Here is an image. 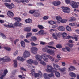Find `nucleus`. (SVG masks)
Here are the masks:
<instances>
[{
  "instance_id": "nucleus-1",
  "label": "nucleus",
  "mask_w": 79,
  "mask_h": 79,
  "mask_svg": "<svg viewBox=\"0 0 79 79\" xmlns=\"http://www.w3.org/2000/svg\"><path fill=\"white\" fill-rule=\"evenodd\" d=\"M49 56V55H47L46 54H42L41 56L39 55H36L35 58L38 61H41L42 60V58L43 59V58H45V57L48 58Z\"/></svg>"
},
{
  "instance_id": "nucleus-2",
  "label": "nucleus",
  "mask_w": 79,
  "mask_h": 79,
  "mask_svg": "<svg viewBox=\"0 0 79 79\" xmlns=\"http://www.w3.org/2000/svg\"><path fill=\"white\" fill-rule=\"evenodd\" d=\"M47 68L46 71L47 73H54L55 72V71L53 70V68L52 66L48 65H47Z\"/></svg>"
},
{
  "instance_id": "nucleus-3",
  "label": "nucleus",
  "mask_w": 79,
  "mask_h": 79,
  "mask_svg": "<svg viewBox=\"0 0 79 79\" xmlns=\"http://www.w3.org/2000/svg\"><path fill=\"white\" fill-rule=\"evenodd\" d=\"M70 5L73 8H77L78 7V5L77 2L72 1L70 2Z\"/></svg>"
},
{
  "instance_id": "nucleus-4",
  "label": "nucleus",
  "mask_w": 79,
  "mask_h": 79,
  "mask_svg": "<svg viewBox=\"0 0 79 79\" xmlns=\"http://www.w3.org/2000/svg\"><path fill=\"white\" fill-rule=\"evenodd\" d=\"M4 5L9 9H12L14 7V4L13 3L10 4L8 3H5Z\"/></svg>"
},
{
  "instance_id": "nucleus-5",
  "label": "nucleus",
  "mask_w": 79,
  "mask_h": 79,
  "mask_svg": "<svg viewBox=\"0 0 79 79\" xmlns=\"http://www.w3.org/2000/svg\"><path fill=\"white\" fill-rule=\"evenodd\" d=\"M31 73H30V74H31L32 76H35V77H37L39 76V75L38 73H35V69H33L31 71Z\"/></svg>"
},
{
  "instance_id": "nucleus-6",
  "label": "nucleus",
  "mask_w": 79,
  "mask_h": 79,
  "mask_svg": "<svg viewBox=\"0 0 79 79\" xmlns=\"http://www.w3.org/2000/svg\"><path fill=\"white\" fill-rule=\"evenodd\" d=\"M62 8L64 13H69V8L67 7H62Z\"/></svg>"
},
{
  "instance_id": "nucleus-7",
  "label": "nucleus",
  "mask_w": 79,
  "mask_h": 79,
  "mask_svg": "<svg viewBox=\"0 0 79 79\" xmlns=\"http://www.w3.org/2000/svg\"><path fill=\"white\" fill-rule=\"evenodd\" d=\"M30 56V53L27 51H25L23 53V57L24 58H27Z\"/></svg>"
},
{
  "instance_id": "nucleus-8",
  "label": "nucleus",
  "mask_w": 79,
  "mask_h": 79,
  "mask_svg": "<svg viewBox=\"0 0 79 79\" xmlns=\"http://www.w3.org/2000/svg\"><path fill=\"white\" fill-rule=\"evenodd\" d=\"M47 33H44V31L43 30H41L38 33H35L36 35H43L44 34H46Z\"/></svg>"
},
{
  "instance_id": "nucleus-9",
  "label": "nucleus",
  "mask_w": 79,
  "mask_h": 79,
  "mask_svg": "<svg viewBox=\"0 0 79 79\" xmlns=\"http://www.w3.org/2000/svg\"><path fill=\"white\" fill-rule=\"evenodd\" d=\"M47 53H49L51 55H52V56H54L55 55V51L52 50H51L49 49L47 51Z\"/></svg>"
},
{
  "instance_id": "nucleus-10",
  "label": "nucleus",
  "mask_w": 79,
  "mask_h": 79,
  "mask_svg": "<svg viewBox=\"0 0 79 79\" xmlns=\"http://www.w3.org/2000/svg\"><path fill=\"white\" fill-rule=\"evenodd\" d=\"M52 4L54 6H58L61 4V2L59 1H54L52 2Z\"/></svg>"
},
{
  "instance_id": "nucleus-11",
  "label": "nucleus",
  "mask_w": 79,
  "mask_h": 79,
  "mask_svg": "<svg viewBox=\"0 0 79 79\" xmlns=\"http://www.w3.org/2000/svg\"><path fill=\"white\" fill-rule=\"evenodd\" d=\"M2 59L3 61H11L10 58L7 56H6L3 58H2Z\"/></svg>"
},
{
  "instance_id": "nucleus-12",
  "label": "nucleus",
  "mask_w": 79,
  "mask_h": 79,
  "mask_svg": "<svg viewBox=\"0 0 79 79\" xmlns=\"http://www.w3.org/2000/svg\"><path fill=\"white\" fill-rule=\"evenodd\" d=\"M57 29L60 31H65V28L64 27L62 26H59L57 28Z\"/></svg>"
},
{
  "instance_id": "nucleus-13",
  "label": "nucleus",
  "mask_w": 79,
  "mask_h": 79,
  "mask_svg": "<svg viewBox=\"0 0 79 79\" xmlns=\"http://www.w3.org/2000/svg\"><path fill=\"white\" fill-rule=\"evenodd\" d=\"M8 73V70H7L6 69L4 71V75H2L0 77V79H3V78L5 77V76H6V75Z\"/></svg>"
},
{
  "instance_id": "nucleus-14",
  "label": "nucleus",
  "mask_w": 79,
  "mask_h": 79,
  "mask_svg": "<svg viewBox=\"0 0 79 79\" xmlns=\"http://www.w3.org/2000/svg\"><path fill=\"white\" fill-rule=\"evenodd\" d=\"M56 19L58 23H60L62 21V18L60 16L56 17Z\"/></svg>"
},
{
  "instance_id": "nucleus-15",
  "label": "nucleus",
  "mask_w": 79,
  "mask_h": 79,
  "mask_svg": "<svg viewBox=\"0 0 79 79\" xmlns=\"http://www.w3.org/2000/svg\"><path fill=\"white\" fill-rule=\"evenodd\" d=\"M24 30L26 32H29L31 30V27H27L25 28Z\"/></svg>"
},
{
  "instance_id": "nucleus-16",
  "label": "nucleus",
  "mask_w": 79,
  "mask_h": 79,
  "mask_svg": "<svg viewBox=\"0 0 79 79\" xmlns=\"http://www.w3.org/2000/svg\"><path fill=\"white\" fill-rule=\"evenodd\" d=\"M25 22L27 23L31 24V23H32V21L30 19H28L25 20Z\"/></svg>"
},
{
  "instance_id": "nucleus-17",
  "label": "nucleus",
  "mask_w": 79,
  "mask_h": 79,
  "mask_svg": "<svg viewBox=\"0 0 79 79\" xmlns=\"http://www.w3.org/2000/svg\"><path fill=\"white\" fill-rule=\"evenodd\" d=\"M69 75L71 77H76V75L73 72H71L69 73Z\"/></svg>"
},
{
  "instance_id": "nucleus-18",
  "label": "nucleus",
  "mask_w": 79,
  "mask_h": 79,
  "mask_svg": "<svg viewBox=\"0 0 79 79\" xmlns=\"http://www.w3.org/2000/svg\"><path fill=\"white\" fill-rule=\"evenodd\" d=\"M52 37H53L54 39H55L57 40V39H58V34L57 33H53L52 34Z\"/></svg>"
},
{
  "instance_id": "nucleus-19",
  "label": "nucleus",
  "mask_w": 79,
  "mask_h": 79,
  "mask_svg": "<svg viewBox=\"0 0 79 79\" xmlns=\"http://www.w3.org/2000/svg\"><path fill=\"white\" fill-rule=\"evenodd\" d=\"M7 15L8 16H9V17H10V16H13L14 15L13 13L10 11H8V12Z\"/></svg>"
},
{
  "instance_id": "nucleus-20",
  "label": "nucleus",
  "mask_w": 79,
  "mask_h": 79,
  "mask_svg": "<svg viewBox=\"0 0 79 79\" xmlns=\"http://www.w3.org/2000/svg\"><path fill=\"white\" fill-rule=\"evenodd\" d=\"M14 25L15 26H19L20 27L22 26V23H20V22H15L14 23Z\"/></svg>"
},
{
  "instance_id": "nucleus-21",
  "label": "nucleus",
  "mask_w": 79,
  "mask_h": 79,
  "mask_svg": "<svg viewBox=\"0 0 79 79\" xmlns=\"http://www.w3.org/2000/svg\"><path fill=\"white\" fill-rule=\"evenodd\" d=\"M75 70V68L73 66H71L68 69V71H72Z\"/></svg>"
},
{
  "instance_id": "nucleus-22",
  "label": "nucleus",
  "mask_w": 79,
  "mask_h": 79,
  "mask_svg": "<svg viewBox=\"0 0 79 79\" xmlns=\"http://www.w3.org/2000/svg\"><path fill=\"white\" fill-rule=\"evenodd\" d=\"M27 62L29 64H32V63H34V60L32 59H30L27 60Z\"/></svg>"
},
{
  "instance_id": "nucleus-23",
  "label": "nucleus",
  "mask_w": 79,
  "mask_h": 79,
  "mask_svg": "<svg viewBox=\"0 0 79 79\" xmlns=\"http://www.w3.org/2000/svg\"><path fill=\"white\" fill-rule=\"evenodd\" d=\"M17 60L20 61H24V59L23 58V57H17Z\"/></svg>"
},
{
  "instance_id": "nucleus-24",
  "label": "nucleus",
  "mask_w": 79,
  "mask_h": 79,
  "mask_svg": "<svg viewBox=\"0 0 79 79\" xmlns=\"http://www.w3.org/2000/svg\"><path fill=\"white\" fill-rule=\"evenodd\" d=\"M40 15L38 12H35L34 14L33 15L35 17H39L40 16Z\"/></svg>"
},
{
  "instance_id": "nucleus-25",
  "label": "nucleus",
  "mask_w": 79,
  "mask_h": 79,
  "mask_svg": "<svg viewBox=\"0 0 79 79\" xmlns=\"http://www.w3.org/2000/svg\"><path fill=\"white\" fill-rule=\"evenodd\" d=\"M14 19L17 22H20V21H21V19L19 17L14 18Z\"/></svg>"
},
{
  "instance_id": "nucleus-26",
  "label": "nucleus",
  "mask_w": 79,
  "mask_h": 79,
  "mask_svg": "<svg viewBox=\"0 0 79 79\" xmlns=\"http://www.w3.org/2000/svg\"><path fill=\"white\" fill-rule=\"evenodd\" d=\"M32 33H28L27 34L26 38V39H28L29 37H31L32 36Z\"/></svg>"
},
{
  "instance_id": "nucleus-27",
  "label": "nucleus",
  "mask_w": 79,
  "mask_h": 79,
  "mask_svg": "<svg viewBox=\"0 0 79 79\" xmlns=\"http://www.w3.org/2000/svg\"><path fill=\"white\" fill-rule=\"evenodd\" d=\"M21 46L23 48L25 47L26 45L25 44V43L23 41H22L21 42Z\"/></svg>"
},
{
  "instance_id": "nucleus-28",
  "label": "nucleus",
  "mask_w": 79,
  "mask_h": 79,
  "mask_svg": "<svg viewBox=\"0 0 79 79\" xmlns=\"http://www.w3.org/2000/svg\"><path fill=\"white\" fill-rule=\"evenodd\" d=\"M21 3H23L24 4H26L27 3H29V0H21Z\"/></svg>"
},
{
  "instance_id": "nucleus-29",
  "label": "nucleus",
  "mask_w": 79,
  "mask_h": 79,
  "mask_svg": "<svg viewBox=\"0 0 79 79\" xmlns=\"http://www.w3.org/2000/svg\"><path fill=\"white\" fill-rule=\"evenodd\" d=\"M66 69H67L66 68L64 67V68L60 69V71H61V72H64L66 71Z\"/></svg>"
},
{
  "instance_id": "nucleus-30",
  "label": "nucleus",
  "mask_w": 79,
  "mask_h": 79,
  "mask_svg": "<svg viewBox=\"0 0 79 79\" xmlns=\"http://www.w3.org/2000/svg\"><path fill=\"white\" fill-rule=\"evenodd\" d=\"M62 35L63 38L64 39H65V38H66V37L67 35V34L66 33L64 32L62 34Z\"/></svg>"
},
{
  "instance_id": "nucleus-31",
  "label": "nucleus",
  "mask_w": 79,
  "mask_h": 79,
  "mask_svg": "<svg viewBox=\"0 0 79 79\" xmlns=\"http://www.w3.org/2000/svg\"><path fill=\"white\" fill-rule=\"evenodd\" d=\"M48 58L51 61H54L55 59L53 57H52L50 55H49L48 56Z\"/></svg>"
},
{
  "instance_id": "nucleus-32",
  "label": "nucleus",
  "mask_w": 79,
  "mask_h": 79,
  "mask_svg": "<svg viewBox=\"0 0 79 79\" xmlns=\"http://www.w3.org/2000/svg\"><path fill=\"white\" fill-rule=\"evenodd\" d=\"M38 61H40V64H42L44 66H45V65L47 64H46V63H45V62H44V61H42V60H38Z\"/></svg>"
},
{
  "instance_id": "nucleus-33",
  "label": "nucleus",
  "mask_w": 79,
  "mask_h": 79,
  "mask_svg": "<svg viewBox=\"0 0 79 79\" xmlns=\"http://www.w3.org/2000/svg\"><path fill=\"white\" fill-rule=\"evenodd\" d=\"M55 74L56 77H60V73L58 72H55Z\"/></svg>"
},
{
  "instance_id": "nucleus-34",
  "label": "nucleus",
  "mask_w": 79,
  "mask_h": 79,
  "mask_svg": "<svg viewBox=\"0 0 79 79\" xmlns=\"http://www.w3.org/2000/svg\"><path fill=\"white\" fill-rule=\"evenodd\" d=\"M3 48L5 49V50H7V51H11V49L10 47H3Z\"/></svg>"
},
{
  "instance_id": "nucleus-35",
  "label": "nucleus",
  "mask_w": 79,
  "mask_h": 79,
  "mask_svg": "<svg viewBox=\"0 0 79 79\" xmlns=\"http://www.w3.org/2000/svg\"><path fill=\"white\" fill-rule=\"evenodd\" d=\"M48 74L47 73H44V77L45 79H50V78L49 77H47L48 76Z\"/></svg>"
},
{
  "instance_id": "nucleus-36",
  "label": "nucleus",
  "mask_w": 79,
  "mask_h": 79,
  "mask_svg": "<svg viewBox=\"0 0 79 79\" xmlns=\"http://www.w3.org/2000/svg\"><path fill=\"white\" fill-rule=\"evenodd\" d=\"M14 66L15 68L17 67V61L16 60H14Z\"/></svg>"
},
{
  "instance_id": "nucleus-37",
  "label": "nucleus",
  "mask_w": 79,
  "mask_h": 79,
  "mask_svg": "<svg viewBox=\"0 0 79 79\" xmlns=\"http://www.w3.org/2000/svg\"><path fill=\"white\" fill-rule=\"evenodd\" d=\"M0 35H1L2 38H3L4 39H6V36L4 34L2 33V32H0Z\"/></svg>"
},
{
  "instance_id": "nucleus-38",
  "label": "nucleus",
  "mask_w": 79,
  "mask_h": 79,
  "mask_svg": "<svg viewBox=\"0 0 79 79\" xmlns=\"http://www.w3.org/2000/svg\"><path fill=\"white\" fill-rule=\"evenodd\" d=\"M54 74L53 73H51L50 74H48V77L50 78V77H54Z\"/></svg>"
},
{
  "instance_id": "nucleus-39",
  "label": "nucleus",
  "mask_w": 79,
  "mask_h": 79,
  "mask_svg": "<svg viewBox=\"0 0 79 79\" xmlns=\"http://www.w3.org/2000/svg\"><path fill=\"white\" fill-rule=\"evenodd\" d=\"M54 69H55V70H59L60 71V69H61V67L59 65H57L56 66V68H55Z\"/></svg>"
},
{
  "instance_id": "nucleus-40",
  "label": "nucleus",
  "mask_w": 79,
  "mask_h": 79,
  "mask_svg": "<svg viewBox=\"0 0 79 79\" xmlns=\"http://www.w3.org/2000/svg\"><path fill=\"white\" fill-rule=\"evenodd\" d=\"M77 25V23H73L69 24L70 26H76Z\"/></svg>"
},
{
  "instance_id": "nucleus-41",
  "label": "nucleus",
  "mask_w": 79,
  "mask_h": 79,
  "mask_svg": "<svg viewBox=\"0 0 79 79\" xmlns=\"http://www.w3.org/2000/svg\"><path fill=\"white\" fill-rule=\"evenodd\" d=\"M76 20V18L74 17H71L70 19V21H75Z\"/></svg>"
},
{
  "instance_id": "nucleus-42",
  "label": "nucleus",
  "mask_w": 79,
  "mask_h": 79,
  "mask_svg": "<svg viewBox=\"0 0 79 79\" xmlns=\"http://www.w3.org/2000/svg\"><path fill=\"white\" fill-rule=\"evenodd\" d=\"M31 48H32L31 51L32 52H33V50H34V51H35V52L38 50V49H37V48L36 47H33Z\"/></svg>"
},
{
  "instance_id": "nucleus-43",
  "label": "nucleus",
  "mask_w": 79,
  "mask_h": 79,
  "mask_svg": "<svg viewBox=\"0 0 79 79\" xmlns=\"http://www.w3.org/2000/svg\"><path fill=\"white\" fill-rule=\"evenodd\" d=\"M48 23L51 25L56 24V23L53 21H51L48 22Z\"/></svg>"
},
{
  "instance_id": "nucleus-44",
  "label": "nucleus",
  "mask_w": 79,
  "mask_h": 79,
  "mask_svg": "<svg viewBox=\"0 0 79 79\" xmlns=\"http://www.w3.org/2000/svg\"><path fill=\"white\" fill-rule=\"evenodd\" d=\"M35 11H36V10H30L29 13H31V14H33V13H34Z\"/></svg>"
},
{
  "instance_id": "nucleus-45",
  "label": "nucleus",
  "mask_w": 79,
  "mask_h": 79,
  "mask_svg": "<svg viewBox=\"0 0 79 79\" xmlns=\"http://www.w3.org/2000/svg\"><path fill=\"white\" fill-rule=\"evenodd\" d=\"M66 29L68 31H71V27H69V26H67L66 27Z\"/></svg>"
},
{
  "instance_id": "nucleus-46",
  "label": "nucleus",
  "mask_w": 79,
  "mask_h": 79,
  "mask_svg": "<svg viewBox=\"0 0 79 79\" xmlns=\"http://www.w3.org/2000/svg\"><path fill=\"white\" fill-rule=\"evenodd\" d=\"M48 50H49V49L47 48H43L42 49V50L44 52H47V51Z\"/></svg>"
},
{
  "instance_id": "nucleus-47",
  "label": "nucleus",
  "mask_w": 79,
  "mask_h": 79,
  "mask_svg": "<svg viewBox=\"0 0 79 79\" xmlns=\"http://www.w3.org/2000/svg\"><path fill=\"white\" fill-rule=\"evenodd\" d=\"M48 48H52V49H55L56 50V48L54 47L53 46H48Z\"/></svg>"
},
{
  "instance_id": "nucleus-48",
  "label": "nucleus",
  "mask_w": 79,
  "mask_h": 79,
  "mask_svg": "<svg viewBox=\"0 0 79 79\" xmlns=\"http://www.w3.org/2000/svg\"><path fill=\"white\" fill-rule=\"evenodd\" d=\"M43 59L44 60V61H45V62H48V58H47L46 57H44Z\"/></svg>"
},
{
  "instance_id": "nucleus-49",
  "label": "nucleus",
  "mask_w": 79,
  "mask_h": 79,
  "mask_svg": "<svg viewBox=\"0 0 79 79\" xmlns=\"http://www.w3.org/2000/svg\"><path fill=\"white\" fill-rule=\"evenodd\" d=\"M61 22L62 23H66L67 22V20L66 19H63L62 20H62Z\"/></svg>"
},
{
  "instance_id": "nucleus-50",
  "label": "nucleus",
  "mask_w": 79,
  "mask_h": 79,
  "mask_svg": "<svg viewBox=\"0 0 79 79\" xmlns=\"http://www.w3.org/2000/svg\"><path fill=\"white\" fill-rule=\"evenodd\" d=\"M38 28H40V29H42L44 28V27L40 25H38Z\"/></svg>"
},
{
  "instance_id": "nucleus-51",
  "label": "nucleus",
  "mask_w": 79,
  "mask_h": 79,
  "mask_svg": "<svg viewBox=\"0 0 79 79\" xmlns=\"http://www.w3.org/2000/svg\"><path fill=\"white\" fill-rule=\"evenodd\" d=\"M32 39L34 41L37 40V37L35 36H32L31 37Z\"/></svg>"
},
{
  "instance_id": "nucleus-52",
  "label": "nucleus",
  "mask_w": 79,
  "mask_h": 79,
  "mask_svg": "<svg viewBox=\"0 0 79 79\" xmlns=\"http://www.w3.org/2000/svg\"><path fill=\"white\" fill-rule=\"evenodd\" d=\"M66 50L67 51V52H70L71 48H70L69 47H66Z\"/></svg>"
},
{
  "instance_id": "nucleus-53",
  "label": "nucleus",
  "mask_w": 79,
  "mask_h": 79,
  "mask_svg": "<svg viewBox=\"0 0 79 79\" xmlns=\"http://www.w3.org/2000/svg\"><path fill=\"white\" fill-rule=\"evenodd\" d=\"M8 26L9 27H13V24H12V23H10L8 24Z\"/></svg>"
},
{
  "instance_id": "nucleus-54",
  "label": "nucleus",
  "mask_w": 79,
  "mask_h": 79,
  "mask_svg": "<svg viewBox=\"0 0 79 79\" xmlns=\"http://www.w3.org/2000/svg\"><path fill=\"white\" fill-rule=\"evenodd\" d=\"M56 47L58 48H62V46L61 44H58L56 46Z\"/></svg>"
},
{
  "instance_id": "nucleus-55",
  "label": "nucleus",
  "mask_w": 79,
  "mask_h": 79,
  "mask_svg": "<svg viewBox=\"0 0 79 79\" xmlns=\"http://www.w3.org/2000/svg\"><path fill=\"white\" fill-rule=\"evenodd\" d=\"M31 44L32 46H36V45H39V44H35L33 42L31 43Z\"/></svg>"
},
{
  "instance_id": "nucleus-56",
  "label": "nucleus",
  "mask_w": 79,
  "mask_h": 79,
  "mask_svg": "<svg viewBox=\"0 0 79 79\" xmlns=\"http://www.w3.org/2000/svg\"><path fill=\"white\" fill-rule=\"evenodd\" d=\"M73 37L69 35L67 36L66 37H65V39H73Z\"/></svg>"
},
{
  "instance_id": "nucleus-57",
  "label": "nucleus",
  "mask_w": 79,
  "mask_h": 79,
  "mask_svg": "<svg viewBox=\"0 0 79 79\" xmlns=\"http://www.w3.org/2000/svg\"><path fill=\"white\" fill-rule=\"evenodd\" d=\"M68 45L69 47L72 48V47H73L74 46V44H68Z\"/></svg>"
},
{
  "instance_id": "nucleus-58",
  "label": "nucleus",
  "mask_w": 79,
  "mask_h": 79,
  "mask_svg": "<svg viewBox=\"0 0 79 79\" xmlns=\"http://www.w3.org/2000/svg\"><path fill=\"white\" fill-rule=\"evenodd\" d=\"M65 2L67 4H71V2H70V0H65Z\"/></svg>"
},
{
  "instance_id": "nucleus-59",
  "label": "nucleus",
  "mask_w": 79,
  "mask_h": 79,
  "mask_svg": "<svg viewBox=\"0 0 79 79\" xmlns=\"http://www.w3.org/2000/svg\"><path fill=\"white\" fill-rule=\"evenodd\" d=\"M58 27V25L57 24H56L53 25L52 26V28H53V29L55 28H56V27Z\"/></svg>"
},
{
  "instance_id": "nucleus-60",
  "label": "nucleus",
  "mask_w": 79,
  "mask_h": 79,
  "mask_svg": "<svg viewBox=\"0 0 79 79\" xmlns=\"http://www.w3.org/2000/svg\"><path fill=\"white\" fill-rule=\"evenodd\" d=\"M39 76H42V73L40 71H38V73Z\"/></svg>"
},
{
  "instance_id": "nucleus-61",
  "label": "nucleus",
  "mask_w": 79,
  "mask_h": 79,
  "mask_svg": "<svg viewBox=\"0 0 79 79\" xmlns=\"http://www.w3.org/2000/svg\"><path fill=\"white\" fill-rule=\"evenodd\" d=\"M18 53V51H16L14 53L13 55H14V56H16Z\"/></svg>"
},
{
  "instance_id": "nucleus-62",
  "label": "nucleus",
  "mask_w": 79,
  "mask_h": 79,
  "mask_svg": "<svg viewBox=\"0 0 79 79\" xmlns=\"http://www.w3.org/2000/svg\"><path fill=\"white\" fill-rule=\"evenodd\" d=\"M38 5H39L40 6H44V4L42 3V2L38 3H37Z\"/></svg>"
},
{
  "instance_id": "nucleus-63",
  "label": "nucleus",
  "mask_w": 79,
  "mask_h": 79,
  "mask_svg": "<svg viewBox=\"0 0 79 79\" xmlns=\"http://www.w3.org/2000/svg\"><path fill=\"white\" fill-rule=\"evenodd\" d=\"M48 18V16H45L43 17V19L44 20H47Z\"/></svg>"
},
{
  "instance_id": "nucleus-64",
  "label": "nucleus",
  "mask_w": 79,
  "mask_h": 79,
  "mask_svg": "<svg viewBox=\"0 0 79 79\" xmlns=\"http://www.w3.org/2000/svg\"><path fill=\"white\" fill-rule=\"evenodd\" d=\"M14 2H16L17 3H21V0L19 1V0H14Z\"/></svg>"
}]
</instances>
